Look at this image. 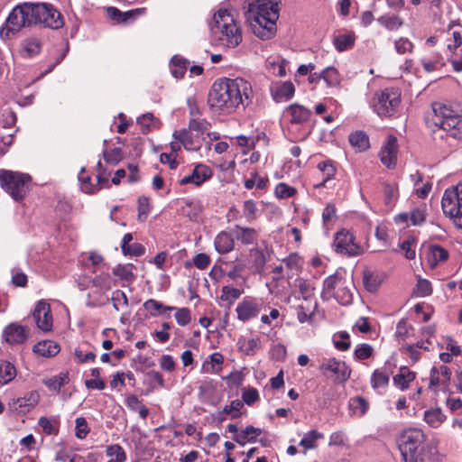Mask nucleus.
Masks as SVG:
<instances>
[{
    "label": "nucleus",
    "instance_id": "obj_53",
    "mask_svg": "<svg viewBox=\"0 0 462 462\" xmlns=\"http://www.w3.org/2000/svg\"><path fill=\"white\" fill-rule=\"evenodd\" d=\"M74 356L79 364L93 362L96 359V353L93 351H85L80 346L74 350Z\"/></svg>",
    "mask_w": 462,
    "mask_h": 462
},
{
    "label": "nucleus",
    "instance_id": "obj_1",
    "mask_svg": "<svg viewBox=\"0 0 462 462\" xmlns=\"http://www.w3.org/2000/svg\"><path fill=\"white\" fill-rule=\"evenodd\" d=\"M252 98L253 89L248 81L241 78H222L213 83L208 102L212 109L231 113L240 105L248 106Z\"/></svg>",
    "mask_w": 462,
    "mask_h": 462
},
{
    "label": "nucleus",
    "instance_id": "obj_4",
    "mask_svg": "<svg viewBox=\"0 0 462 462\" xmlns=\"http://www.w3.org/2000/svg\"><path fill=\"white\" fill-rule=\"evenodd\" d=\"M431 122L455 139H462V109L458 106L434 102L431 105Z\"/></svg>",
    "mask_w": 462,
    "mask_h": 462
},
{
    "label": "nucleus",
    "instance_id": "obj_16",
    "mask_svg": "<svg viewBox=\"0 0 462 462\" xmlns=\"http://www.w3.org/2000/svg\"><path fill=\"white\" fill-rule=\"evenodd\" d=\"M262 310V303L250 298H245L240 301L236 309L237 319L243 322H246L251 319L258 317Z\"/></svg>",
    "mask_w": 462,
    "mask_h": 462
},
{
    "label": "nucleus",
    "instance_id": "obj_5",
    "mask_svg": "<svg viewBox=\"0 0 462 462\" xmlns=\"http://www.w3.org/2000/svg\"><path fill=\"white\" fill-rule=\"evenodd\" d=\"M210 32L215 41L227 48H235L242 42L241 30L226 10H219L214 14Z\"/></svg>",
    "mask_w": 462,
    "mask_h": 462
},
{
    "label": "nucleus",
    "instance_id": "obj_50",
    "mask_svg": "<svg viewBox=\"0 0 462 462\" xmlns=\"http://www.w3.org/2000/svg\"><path fill=\"white\" fill-rule=\"evenodd\" d=\"M106 453L108 457H115V459L118 462H125L126 460V454L124 448L118 444L107 446Z\"/></svg>",
    "mask_w": 462,
    "mask_h": 462
},
{
    "label": "nucleus",
    "instance_id": "obj_36",
    "mask_svg": "<svg viewBox=\"0 0 462 462\" xmlns=\"http://www.w3.org/2000/svg\"><path fill=\"white\" fill-rule=\"evenodd\" d=\"M445 418L440 409H431L424 412V420L432 428H438Z\"/></svg>",
    "mask_w": 462,
    "mask_h": 462
},
{
    "label": "nucleus",
    "instance_id": "obj_13",
    "mask_svg": "<svg viewBox=\"0 0 462 462\" xmlns=\"http://www.w3.org/2000/svg\"><path fill=\"white\" fill-rule=\"evenodd\" d=\"M398 140L394 135H389L380 151L381 162L388 169H394L397 164Z\"/></svg>",
    "mask_w": 462,
    "mask_h": 462
},
{
    "label": "nucleus",
    "instance_id": "obj_31",
    "mask_svg": "<svg viewBox=\"0 0 462 462\" xmlns=\"http://www.w3.org/2000/svg\"><path fill=\"white\" fill-rule=\"evenodd\" d=\"M143 308L148 310L152 317L159 315H164L166 311H171L175 310V307L164 306L162 302L149 299L143 303Z\"/></svg>",
    "mask_w": 462,
    "mask_h": 462
},
{
    "label": "nucleus",
    "instance_id": "obj_45",
    "mask_svg": "<svg viewBox=\"0 0 462 462\" xmlns=\"http://www.w3.org/2000/svg\"><path fill=\"white\" fill-rule=\"evenodd\" d=\"M38 424L47 435H57L59 432V426L56 420L41 417Z\"/></svg>",
    "mask_w": 462,
    "mask_h": 462
},
{
    "label": "nucleus",
    "instance_id": "obj_48",
    "mask_svg": "<svg viewBox=\"0 0 462 462\" xmlns=\"http://www.w3.org/2000/svg\"><path fill=\"white\" fill-rule=\"evenodd\" d=\"M221 291L222 294L220 299L224 301H228L229 305H231L243 293V291L230 286H223Z\"/></svg>",
    "mask_w": 462,
    "mask_h": 462
},
{
    "label": "nucleus",
    "instance_id": "obj_57",
    "mask_svg": "<svg viewBox=\"0 0 462 462\" xmlns=\"http://www.w3.org/2000/svg\"><path fill=\"white\" fill-rule=\"evenodd\" d=\"M374 349L369 344H360L355 349V357L359 360H365L372 356Z\"/></svg>",
    "mask_w": 462,
    "mask_h": 462
},
{
    "label": "nucleus",
    "instance_id": "obj_6",
    "mask_svg": "<svg viewBox=\"0 0 462 462\" xmlns=\"http://www.w3.org/2000/svg\"><path fill=\"white\" fill-rule=\"evenodd\" d=\"M425 441V435L421 430L408 429L402 432L399 439V449L404 462H422L421 445Z\"/></svg>",
    "mask_w": 462,
    "mask_h": 462
},
{
    "label": "nucleus",
    "instance_id": "obj_56",
    "mask_svg": "<svg viewBox=\"0 0 462 462\" xmlns=\"http://www.w3.org/2000/svg\"><path fill=\"white\" fill-rule=\"evenodd\" d=\"M295 193L296 189L293 187L283 182L279 183L275 188V195L279 199H288L292 197Z\"/></svg>",
    "mask_w": 462,
    "mask_h": 462
},
{
    "label": "nucleus",
    "instance_id": "obj_34",
    "mask_svg": "<svg viewBox=\"0 0 462 462\" xmlns=\"http://www.w3.org/2000/svg\"><path fill=\"white\" fill-rule=\"evenodd\" d=\"M323 437L324 435L322 433L317 431L316 430H312L303 436L299 445L304 448L305 450L314 449L317 448L316 441L318 439H323Z\"/></svg>",
    "mask_w": 462,
    "mask_h": 462
},
{
    "label": "nucleus",
    "instance_id": "obj_9",
    "mask_svg": "<svg viewBox=\"0 0 462 462\" xmlns=\"http://www.w3.org/2000/svg\"><path fill=\"white\" fill-rule=\"evenodd\" d=\"M37 25L51 30H59L65 25L64 16L51 3L37 2Z\"/></svg>",
    "mask_w": 462,
    "mask_h": 462
},
{
    "label": "nucleus",
    "instance_id": "obj_52",
    "mask_svg": "<svg viewBox=\"0 0 462 462\" xmlns=\"http://www.w3.org/2000/svg\"><path fill=\"white\" fill-rule=\"evenodd\" d=\"M103 158L106 162L110 164H117L123 160V152L121 148H114L111 151H103Z\"/></svg>",
    "mask_w": 462,
    "mask_h": 462
},
{
    "label": "nucleus",
    "instance_id": "obj_29",
    "mask_svg": "<svg viewBox=\"0 0 462 462\" xmlns=\"http://www.w3.org/2000/svg\"><path fill=\"white\" fill-rule=\"evenodd\" d=\"M238 348L246 356H254L256 351L261 347L259 337L246 339L240 337L237 342Z\"/></svg>",
    "mask_w": 462,
    "mask_h": 462
},
{
    "label": "nucleus",
    "instance_id": "obj_58",
    "mask_svg": "<svg viewBox=\"0 0 462 462\" xmlns=\"http://www.w3.org/2000/svg\"><path fill=\"white\" fill-rule=\"evenodd\" d=\"M150 212V202L147 197L138 199V220L144 221Z\"/></svg>",
    "mask_w": 462,
    "mask_h": 462
},
{
    "label": "nucleus",
    "instance_id": "obj_49",
    "mask_svg": "<svg viewBox=\"0 0 462 462\" xmlns=\"http://www.w3.org/2000/svg\"><path fill=\"white\" fill-rule=\"evenodd\" d=\"M295 286L298 287L304 300H308L313 295L314 287L309 281L299 278L295 281Z\"/></svg>",
    "mask_w": 462,
    "mask_h": 462
},
{
    "label": "nucleus",
    "instance_id": "obj_51",
    "mask_svg": "<svg viewBox=\"0 0 462 462\" xmlns=\"http://www.w3.org/2000/svg\"><path fill=\"white\" fill-rule=\"evenodd\" d=\"M282 263L291 271H299L303 263L302 258L296 253L289 254L286 258L282 259Z\"/></svg>",
    "mask_w": 462,
    "mask_h": 462
},
{
    "label": "nucleus",
    "instance_id": "obj_32",
    "mask_svg": "<svg viewBox=\"0 0 462 462\" xmlns=\"http://www.w3.org/2000/svg\"><path fill=\"white\" fill-rule=\"evenodd\" d=\"M415 379V373L411 372L407 367H402L399 373L393 376V383L402 390L409 387V383Z\"/></svg>",
    "mask_w": 462,
    "mask_h": 462
},
{
    "label": "nucleus",
    "instance_id": "obj_25",
    "mask_svg": "<svg viewBox=\"0 0 462 462\" xmlns=\"http://www.w3.org/2000/svg\"><path fill=\"white\" fill-rule=\"evenodd\" d=\"M97 183L96 186H90L89 188L86 187V192H88V193L94 194V193L99 191L103 188L110 187L109 181H108L110 172L107 171L104 168V166L100 161L97 162Z\"/></svg>",
    "mask_w": 462,
    "mask_h": 462
},
{
    "label": "nucleus",
    "instance_id": "obj_21",
    "mask_svg": "<svg viewBox=\"0 0 462 462\" xmlns=\"http://www.w3.org/2000/svg\"><path fill=\"white\" fill-rule=\"evenodd\" d=\"M344 283H346V280L339 272H336L334 274L327 277L323 282L322 297L327 300L329 299L334 291L339 286L344 285Z\"/></svg>",
    "mask_w": 462,
    "mask_h": 462
},
{
    "label": "nucleus",
    "instance_id": "obj_19",
    "mask_svg": "<svg viewBox=\"0 0 462 462\" xmlns=\"http://www.w3.org/2000/svg\"><path fill=\"white\" fill-rule=\"evenodd\" d=\"M311 115V111L297 103L291 104L284 110V116H290V123L292 125L303 124L307 122Z\"/></svg>",
    "mask_w": 462,
    "mask_h": 462
},
{
    "label": "nucleus",
    "instance_id": "obj_47",
    "mask_svg": "<svg viewBox=\"0 0 462 462\" xmlns=\"http://www.w3.org/2000/svg\"><path fill=\"white\" fill-rule=\"evenodd\" d=\"M244 403L241 400L236 399L231 402L229 405L223 408L222 412L230 415L231 419H238L241 416V409Z\"/></svg>",
    "mask_w": 462,
    "mask_h": 462
},
{
    "label": "nucleus",
    "instance_id": "obj_2",
    "mask_svg": "<svg viewBox=\"0 0 462 462\" xmlns=\"http://www.w3.org/2000/svg\"><path fill=\"white\" fill-rule=\"evenodd\" d=\"M280 3V0H252L244 5L246 22L255 36L268 40L275 35Z\"/></svg>",
    "mask_w": 462,
    "mask_h": 462
},
{
    "label": "nucleus",
    "instance_id": "obj_46",
    "mask_svg": "<svg viewBox=\"0 0 462 462\" xmlns=\"http://www.w3.org/2000/svg\"><path fill=\"white\" fill-rule=\"evenodd\" d=\"M133 265L132 264H125V265H117L113 270V273L119 277L121 280H125L126 282H133L135 278L133 271Z\"/></svg>",
    "mask_w": 462,
    "mask_h": 462
},
{
    "label": "nucleus",
    "instance_id": "obj_3",
    "mask_svg": "<svg viewBox=\"0 0 462 462\" xmlns=\"http://www.w3.org/2000/svg\"><path fill=\"white\" fill-rule=\"evenodd\" d=\"M37 2H23L16 5L9 13L5 24L0 28V37L10 39L23 28L37 25Z\"/></svg>",
    "mask_w": 462,
    "mask_h": 462
},
{
    "label": "nucleus",
    "instance_id": "obj_35",
    "mask_svg": "<svg viewBox=\"0 0 462 462\" xmlns=\"http://www.w3.org/2000/svg\"><path fill=\"white\" fill-rule=\"evenodd\" d=\"M318 169L323 173L324 178L322 181L315 185V188L325 187L326 182L333 179L336 173V168L330 161L322 162L318 164Z\"/></svg>",
    "mask_w": 462,
    "mask_h": 462
},
{
    "label": "nucleus",
    "instance_id": "obj_61",
    "mask_svg": "<svg viewBox=\"0 0 462 462\" xmlns=\"http://www.w3.org/2000/svg\"><path fill=\"white\" fill-rule=\"evenodd\" d=\"M394 47L399 54L411 53L413 44L407 38H400L394 42Z\"/></svg>",
    "mask_w": 462,
    "mask_h": 462
},
{
    "label": "nucleus",
    "instance_id": "obj_59",
    "mask_svg": "<svg viewBox=\"0 0 462 462\" xmlns=\"http://www.w3.org/2000/svg\"><path fill=\"white\" fill-rule=\"evenodd\" d=\"M432 293L431 283L426 280L420 278L416 284V294L419 297H426Z\"/></svg>",
    "mask_w": 462,
    "mask_h": 462
},
{
    "label": "nucleus",
    "instance_id": "obj_12",
    "mask_svg": "<svg viewBox=\"0 0 462 462\" xmlns=\"http://www.w3.org/2000/svg\"><path fill=\"white\" fill-rule=\"evenodd\" d=\"M319 371L327 375L331 373L335 376V381L338 383H345L350 377L351 370L345 362L336 358H324L319 367Z\"/></svg>",
    "mask_w": 462,
    "mask_h": 462
},
{
    "label": "nucleus",
    "instance_id": "obj_22",
    "mask_svg": "<svg viewBox=\"0 0 462 462\" xmlns=\"http://www.w3.org/2000/svg\"><path fill=\"white\" fill-rule=\"evenodd\" d=\"M60 351V345L52 340H42L35 344L32 352L43 357L55 356Z\"/></svg>",
    "mask_w": 462,
    "mask_h": 462
},
{
    "label": "nucleus",
    "instance_id": "obj_39",
    "mask_svg": "<svg viewBox=\"0 0 462 462\" xmlns=\"http://www.w3.org/2000/svg\"><path fill=\"white\" fill-rule=\"evenodd\" d=\"M172 63V69H171V74L176 79H181L183 78L187 66L189 64V61L183 58L174 56L171 59Z\"/></svg>",
    "mask_w": 462,
    "mask_h": 462
},
{
    "label": "nucleus",
    "instance_id": "obj_33",
    "mask_svg": "<svg viewBox=\"0 0 462 462\" xmlns=\"http://www.w3.org/2000/svg\"><path fill=\"white\" fill-rule=\"evenodd\" d=\"M173 137L188 151H195L199 149L194 145L193 137L189 129L175 131L173 133Z\"/></svg>",
    "mask_w": 462,
    "mask_h": 462
},
{
    "label": "nucleus",
    "instance_id": "obj_14",
    "mask_svg": "<svg viewBox=\"0 0 462 462\" xmlns=\"http://www.w3.org/2000/svg\"><path fill=\"white\" fill-rule=\"evenodd\" d=\"M30 329L18 323H10L3 331V339L9 345L23 344L29 337Z\"/></svg>",
    "mask_w": 462,
    "mask_h": 462
},
{
    "label": "nucleus",
    "instance_id": "obj_17",
    "mask_svg": "<svg viewBox=\"0 0 462 462\" xmlns=\"http://www.w3.org/2000/svg\"><path fill=\"white\" fill-rule=\"evenodd\" d=\"M212 177V171L204 164H198L194 167L191 173L180 180V185L195 184L200 186L206 180Z\"/></svg>",
    "mask_w": 462,
    "mask_h": 462
},
{
    "label": "nucleus",
    "instance_id": "obj_55",
    "mask_svg": "<svg viewBox=\"0 0 462 462\" xmlns=\"http://www.w3.org/2000/svg\"><path fill=\"white\" fill-rule=\"evenodd\" d=\"M75 435L79 439H84L89 432V428L85 418L79 417L76 419Z\"/></svg>",
    "mask_w": 462,
    "mask_h": 462
},
{
    "label": "nucleus",
    "instance_id": "obj_63",
    "mask_svg": "<svg viewBox=\"0 0 462 462\" xmlns=\"http://www.w3.org/2000/svg\"><path fill=\"white\" fill-rule=\"evenodd\" d=\"M210 124L205 120H198V119H190L189 124V129L190 131H195L199 134H204L206 131L209 129Z\"/></svg>",
    "mask_w": 462,
    "mask_h": 462
},
{
    "label": "nucleus",
    "instance_id": "obj_7",
    "mask_svg": "<svg viewBox=\"0 0 462 462\" xmlns=\"http://www.w3.org/2000/svg\"><path fill=\"white\" fill-rule=\"evenodd\" d=\"M31 181L28 174L0 170V185L15 201H22L25 198Z\"/></svg>",
    "mask_w": 462,
    "mask_h": 462
},
{
    "label": "nucleus",
    "instance_id": "obj_41",
    "mask_svg": "<svg viewBox=\"0 0 462 462\" xmlns=\"http://www.w3.org/2000/svg\"><path fill=\"white\" fill-rule=\"evenodd\" d=\"M337 302L342 305H348L352 303L353 295L350 290L347 288L346 284L341 285L337 288L336 291H334L332 295Z\"/></svg>",
    "mask_w": 462,
    "mask_h": 462
},
{
    "label": "nucleus",
    "instance_id": "obj_64",
    "mask_svg": "<svg viewBox=\"0 0 462 462\" xmlns=\"http://www.w3.org/2000/svg\"><path fill=\"white\" fill-rule=\"evenodd\" d=\"M256 205L254 200L248 199L244 202V215L247 221L251 222L256 218Z\"/></svg>",
    "mask_w": 462,
    "mask_h": 462
},
{
    "label": "nucleus",
    "instance_id": "obj_60",
    "mask_svg": "<svg viewBox=\"0 0 462 462\" xmlns=\"http://www.w3.org/2000/svg\"><path fill=\"white\" fill-rule=\"evenodd\" d=\"M294 91L295 88L293 84L291 81H286L277 88L275 94L277 97L289 99L294 95Z\"/></svg>",
    "mask_w": 462,
    "mask_h": 462
},
{
    "label": "nucleus",
    "instance_id": "obj_40",
    "mask_svg": "<svg viewBox=\"0 0 462 462\" xmlns=\"http://www.w3.org/2000/svg\"><path fill=\"white\" fill-rule=\"evenodd\" d=\"M110 300L113 303V307L116 311H121L128 307V299L126 294L120 290H116L112 293Z\"/></svg>",
    "mask_w": 462,
    "mask_h": 462
},
{
    "label": "nucleus",
    "instance_id": "obj_42",
    "mask_svg": "<svg viewBox=\"0 0 462 462\" xmlns=\"http://www.w3.org/2000/svg\"><path fill=\"white\" fill-rule=\"evenodd\" d=\"M355 39L349 34H339L336 36L333 40V43L335 48L338 51H344L348 49H351L354 45Z\"/></svg>",
    "mask_w": 462,
    "mask_h": 462
},
{
    "label": "nucleus",
    "instance_id": "obj_18",
    "mask_svg": "<svg viewBox=\"0 0 462 462\" xmlns=\"http://www.w3.org/2000/svg\"><path fill=\"white\" fill-rule=\"evenodd\" d=\"M39 402V394L35 392H31L25 394L23 397H20L12 401L9 403L10 408L20 413H26L30 411Z\"/></svg>",
    "mask_w": 462,
    "mask_h": 462
},
{
    "label": "nucleus",
    "instance_id": "obj_44",
    "mask_svg": "<svg viewBox=\"0 0 462 462\" xmlns=\"http://www.w3.org/2000/svg\"><path fill=\"white\" fill-rule=\"evenodd\" d=\"M69 382L68 374H60L45 381V385L51 391L59 393L61 386Z\"/></svg>",
    "mask_w": 462,
    "mask_h": 462
},
{
    "label": "nucleus",
    "instance_id": "obj_11",
    "mask_svg": "<svg viewBox=\"0 0 462 462\" xmlns=\"http://www.w3.org/2000/svg\"><path fill=\"white\" fill-rule=\"evenodd\" d=\"M333 246L337 253L348 256H356L361 253V247L355 243V236L346 229L336 233Z\"/></svg>",
    "mask_w": 462,
    "mask_h": 462
},
{
    "label": "nucleus",
    "instance_id": "obj_37",
    "mask_svg": "<svg viewBox=\"0 0 462 462\" xmlns=\"http://www.w3.org/2000/svg\"><path fill=\"white\" fill-rule=\"evenodd\" d=\"M322 79L328 87H337L340 84L341 79L337 69L334 67H328L321 71Z\"/></svg>",
    "mask_w": 462,
    "mask_h": 462
},
{
    "label": "nucleus",
    "instance_id": "obj_26",
    "mask_svg": "<svg viewBox=\"0 0 462 462\" xmlns=\"http://www.w3.org/2000/svg\"><path fill=\"white\" fill-rule=\"evenodd\" d=\"M263 432L260 428L252 425L246 426L245 430L233 437V439L241 446H245L247 442H254L258 436Z\"/></svg>",
    "mask_w": 462,
    "mask_h": 462
},
{
    "label": "nucleus",
    "instance_id": "obj_27",
    "mask_svg": "<svg viewBox=\"0 0 462 462\" xmlns=\"http://www.w3.org/2000/svg\"><path fill=\"white\" fill-rule=\"evenodd\" d=\"M214 245L219 254L229 253L235 246L234 237L229 233L222 231L216 236Z\"/></svg>",
    "mask_w": 462,
    "mask_h": 462
},
{
    "label": "nucleus",
    "instance_id": "obj_8",
    "mask_svg": "<svg viewBox=\"0 0 462 462\" xmlns=\"http://www.w3.org/2000/svg\"><path fill=\"white\" fill-rule=\"evenodd\" d=\"M441 206L445 216L452 219L457 228L462 230V182L445 190Z\"/></svg>",
    "mask_w": 462,
    "mask_h": 462
},
{
    "label": "nucleus",
    "instance_id": "obj_30",
    "mask_svg": "<svg viewBox=\"0 0 462 462\" xmlns=\"http://www.w3.org/2000/svg\"><path fill=\"white\" fill-rule=\"evenodd\" d=\"M348 141L358 152L366 151L370 146L367 134L362 131L352 133L348 137Z\"/></svg>",
    "mask_w": 462,
    "mask_h": 462
},
{
    "label": "nucleus",
    "instance_id": "obj_28",
    "mask_svg": "<svg viewBox=\"0 0 462 462\" xmlns=\"http://www.w3.org/2000/svg\"><path fill=\"white\" fill-rule=\"evenodd\" d=\"M15 376V366L7 360L0 359V386L9 383Z\"/></svg>",
    "mask_w": 462,
    "mask_h": 462
},
{
    "label": "nucleus",
    "instance_id": "obj_43",
    "mask_svg": "<svg viewBox=\"0 0 462 462\" xmlns=\"http://www.w3.org/2000/svg\"><path fill=\"white\" fill-rule=\"evenodd\" d=\"M389 383V374L384 369H376L372 375L371 384L374 389L386 386Z\"/></svg>",
    "mask_w": 462,
    "mask_h": 462
},
{
    "label": "nucleus",
    "instance_id": "obj_15",
    "mask_svg": "<svg viewBox=\"0 0 462 462\" xmlns=\"http://www.w3.org/2000/svg\"><path fill=\"white\" fill-rule=\"evenodd\" d=\"M37 327L45 332L51 331L52 328V316L51 306L48 302L40 300L35 306L32 313Z\"/></svg>",
    "mask_w": 462,
    "mask_h": 462
},
{
    "label": "nucleus",
    "instance_id": "obj_24",
    "mask_svg": "<svg viewBox=\"0 0 462 462\" xmlns=\"http://www.w3.org/2000/svg\"><path fill=\"white\" fill-rule=\"evenodd\" d=\"M233 232L236 239L245 245H253L258 237L256 230L252 227L236 225Z\"/></svg>",
    "mask_w": 462,
    "mask_h": 462
},
{
    "label": "nucleus",
    "instance_id": "obj_62",
    "mask_svg": "<svg viewBox=\"0 0 462 462\" xmlns=\"http://www.w3.org/2000/svg\"><path fill=\"white\" fill-rule=\"evenodd\" d=\"M175 319L180 326H186L191 321L190 310L188 308L176 309Z\"/></svg>",
    "mask_w": 462,
    "mask_h": 462
},
{
    "label": "nucleus",
    "instance_id": "obj_23",
    "mask_svg": "<svg viewBox=\"0 0 462 462\" xmlns=\"http://www.w3.org/2000/svg\"><path fill=\"white\" fill-rule=\"evenodd\" d=\"M42 43L37 37L25 38L20 43V51L23 57L32 58L40 53Z\"/></svg>",
    "mask_w": 462,
    "mask_h": 462
},
{
    "label": "nucleus",
    "instance_id": "obj_10",
    "mask_svg": "<svg viewBox=\"0 0 462 462\" xmlns=\"http://www.w3.org/2000/svg\"><path fill=\"white\" fill-rule=\"evenodd\" d=\"M398 95L389 89L375 93L373 98V107L381 117L392 116L400 105Z\"/></svg>",
    "mask_w": 462,
    "mask_h": 462
},
{
    "label": "nucleus",
    "instance_id": "obj_54",
    "mask_svg": "<svg viewBox=\"0 0 462 462\" xmlns=\"http://www.w3.org/2000/svg\"><path fill=\"white\" fill-rule=\"evenodd\" d=\"M259 398V392L255 388L251 387L242 391V402L249 406L255 403Z\"/></svg>",
    "mask_w": 462,
    "mask_h": 462
},
{
    "label": "nucleus",
    "instance_id": "obj_38",
    "mask_svg": "<svg viewBox=\"0 0 462 462\" xmlns=\"http://www.w3.org/2000/svg\"><path fill=\"white\" fill-rule=\"evenodd\" d=\"M377 22L389 31H394L402 26L403 21L398 15H382Z\"/></svg>",
    "mask_w": 462,
    "mask_h": 462
},
{
    "label": "nucleus",
    "instance_id": "obj_20",
    "mask_svg": "<svg viewBox=\"0 0 462 462\" xmlns=\"http://www.w3.org/2000/svg\"><path fill=\"white\" fill-rule=\"evenodd\" d=\"M426 260L430 268H435L439 263L448 258V252L439 245H430L425 249Z\"/></svg>",
    "mask_w": 462,
    "mask_h": 462
}]
</instances>
